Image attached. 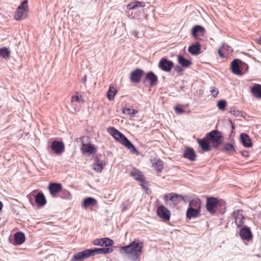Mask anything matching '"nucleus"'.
<instances>
[{"mask_svg": "<svg viewBox=\"0 0 261 261\" xmlns=\"http://www.w3.org/2000/svg\"><path fill=\"white\" fill-rule=\"evenodd\" d=\"M103 245H105L106 247H108L109 246H111L112 245V244L113 243V240L111 239H110L108 238H103Z\"/></svg>", "mask_w": 261, "mask_h": 261, "instance_id": "42", "label": "nucleus"}, {"mask_svg": "<svg viewBox=\"0 0 261 261\" xmlns=\"http://www.w3.org/2000/svg\"><path fill=\"white\" fill-rule=\"evenodd\" d=\"M217 106L221 111H224L226 109V102L224 100H220L217 102Z\"/></svg>", "mask_w": 261, "mask_h": 261, "instance_id": "40", "label": "nucleus"}, {"mask_svg": "<svg viewBox=\"0 0 261 261\" xmlns=\"http://www.w3.org/2000/svg\"><path fill=\"white\" fill-rule=\"evenodd\" d=\"M51 150L56 154H60L62 153L65 149V146L62 142L58 141H54L51 144Z\"/></svg>", "mask_w": 261, "mask_h": 261, "instance_id": "12", "label": "nucleus"}, {"mask_svg": "<svg viewBox=\"0 0 261 261\" xmlns=\"http://www.w3.org/2000/svg\"><path fill=\"white\" fill-rule=\"evenodd\" d=\"M157 214L164 221H168L170 217V211L163 205H160L157 210Z\"/></svg>", "mask_w": 261, "mask_h": 261, "instance_id": "11", "label": "nucleus"}, {"mask_svg": "<svg viewBox=\"0 0 261 261\" xmlns=\"http://www.w3.org/2000/svg\"><path fill=\"white\" fill-rule=\"evenodd\" d=\"M143 247V242L135 239L129 245L121 247L120 253L132 261H137L142 253Z\"/></svg>", "mask_w": 261, "mask_h": 261, "instance_id": "1", "label": "nucleus"}, {"mask_svg": "<svg viewBox=\"0 0 261 261\" xmlns=\"http://www.w3.org/2000/svg\"><path fill=\"white\" fill-rule=\"evenodd\" d=\"M232 217L234 219V222L237 227H241L244 224V216L243 211L242 210L234 211L232 214Z\"/></svg>", "mask_w": 261, "mask_h": 261, "instance_id": "6", "label": "nucleus"}, {"mask_svg": "<svg viewBox=\"0 0 261 261\" xmlns=\"http://www.w3.org/2000/svg\"><path fill=\"white\" fill-rule=\"evenodd\" d=\"M122 113L129 116L130 117H134L135 115L138 113V111L134 109L123 107L122 109Z\"/></svg>", "mask_w": 261, "mask_h": 261, "instance_id": "34", "label": "nucleus"}, {"mask_svg": "<svg viewBox=\"0 0 261 261\" xmlns=\"http://www.w3.org/2000/svg\"><path fill=\"white\" fill-rule=\"evenodd\" d=\"M243 155L247 156H248V152L247 151H244L242 152Z\"/></svg>", "mask_w": 261, "mask_h": 261, "instance_id": "51", "label": "nucleus"}, {"mask_svg": "<svg viewBox=\"0 0 261 261\" xmlns=\"http://www.w3.org/2000/svg\"><path fill=\"white\" fill-rule=\"evenodd\" d=\"M48 189L50 194L52 196H55L58 192L62 190V185L59 183L50 184L48 186Z\"/></svg>", "mask_w": 261, "mask_h": 261, "instance_id": "20", "label": "nucleus"}, {"mask_svg": "<svg viewBox=\"0 0 261 261\" xmlns=\"http://www.w3.org/2000/svg\"><path fill=\"white\" fill-rule=\"evenodd\" d=\"M189 207H192L193 209L200 211L201 201L200 199H196L192 200L189 203Z\"/></svg>", "mask_w": 261, "mask_h": 261, "instance_id": "33", "label": "nucleus"}, {"mask_svg": "<svg viewBox=\"0 0 261 261\" xmlns=\"http://www.w3.org/2000/svg\"><path fill=\"white\" fill-rule=\"evenodd\" d=\"M35 202L39 206H43L46 204V198L43 193H38L36 195Z\"/></svg>", "mask_w": 261, "mask_h": 261, "instance_id": "29", "label": "nucleus"}, {"mask_svg": "<svg viewBox=\"0 0 261 261\" xmlns=\"http://www.w3.org/2000/svg\"><path fill=\"white\" fill-rule=\"evenodd\" d=\"M91 256L95 254H107L112 252L113 249L110 247H103L89 249Z\"/></svg>", "mask_w": 261, "mask_h": 261, "instance_id": "14", "label": "nucleus"}, {"mask_svg": "<svg viewBox=\"0 0 261 261\" xmlns=\"http://www.w3.org/2000/svg\"><path fill=\"white\" fill-rule=\"evenodd\" d=\"M184 156L190 161H194L196 160V155L193 148L187 147L184 151Z\"/></svg>", "mask_w": 261, "mask_h": 261, "instance_id": "18", "label": "nucleus"}, {"mask_svg": "<svg viewBox=\"0 0 261 261\" xmlns=\"http://www.w3.org/2000/svg\"><path fill=\"white\" fill-rule=\"evenodd\" d=\"M210 92L214 97H216L219 93L218 90L214 86L210 88Z\"/></svg>", "mask_w": 261, "mask_h": 261, "instance_id": "44", "label": "nucleus"}, {"mask_svg": "<svg viewBox=\"0 0 261 261\" xmlns=\"http://www.w3.org/2000/svg\"><path fill=\"white\" fill-rule=\"evenodd\" d=\"M138 32H137V31H135L134 32V35L136 36V37H138Z\"/></svg>", "mask_w": 261, "mask_h": 261, "instance_id": "53", "label": "nucleus"}, {"mask_svg": "<svg viewBox=\"0 0 261 261\" xmlns=\"http://www.w3.org/2000/svg\"><path fill=\"white\" fill-rule=\"evenodd\" d=\"M200 44L199 42H196L195 44L190 46L188 48L189 53L192 55H198L200 51Z\"/></svg>", "mask_w": 261, "mask_h": 261, "instance_id": "22", "label": "nucleus"}, {"mask_svg": "<svg viewBox=\"0 0 261 261\" xmlns=\"http://www.w3.org/2000/svg\"><path fill=\"white\" fill-rule=\"evenodd\" d=\"M218 204V201L217 198L214 197L208 198L206 200V209L208 212L211 214H214L216 212V208Z\"/></svg>", "mask_w": 261, "mask_h": 261, "instance_id": "9", "label": "nucleus"}, {"mask_svg": "<svg viewBox=\"0 0 261 261\" xmlns=\"http://www.w3.org/2000/svg\"><path fill=\"white\" fill-rule=\"evenodd\" d=\"M205 32V29L203 27L199 25L194 26L192 30V36L195 39H197L198 36H203Z\"/></svg>", "mask_w": 261, "mask_h": 261, "instance_id": "15", "label": "nucleus"}, {"mask_svg": "<svg viewBox=\"0 0 261 261\" xmlns=\"http://www.w3.org/2000/svg\"><path fill=\"white\" fill-rule=\"evenodd\" d=\"M87 76L85 75L83 79V83L85 85L86 84Z\"/></svg>", "mask_w": 261, "mask_h": 261, "instance_id": "49", "label": "nucleus"}, {"mask_svg": "<svg viewBox=\"0 0 261 261\" xmlns=\"http://www.w3.org/2000/svg\"><path fill=\"white\" fill-rule=\"evenodd\" d=\"M226 46V44L225 43H223L221 47L218 50V52L219 56L222 58H223L225 57L224 55L222 53V50H224L225 49Z\"/></svg>", "mask_w": 261, "mask_h": 261, "instance_id": "45", "label": "nucleus"}, {"mask_svg": "<svg viewBox=\"0 0 261 261\" xmlns=\"http://www.w3.org/2000/svg\"><path fill=\"white\" fill-rule=\"evenodd\" d=\"M164 201L167 205H172L174 207L180 200H183V197L180 195L170 193L165 195L164 197Z\"/></svg>", "mask_w": 261, "mask_h": 261, "instance_id": "4", "label": "nucleus"}, {"mask_svg": "<svg viewBox=\"0 0 261 261\" xmlns=\"http://www.w3.org/2000/svg\"><path fill=\"white\" fill-rule=\"evenodd\" d=\"M241 62L240 60L236 59L233 60L231 63V71L233 73L236 75H242V71L239 64Z\"/></svg>", "mask_w": 261, "mask_h": 261, "instance_id": "16", "label": "nucleus"}, {"mask_svg": "<svg viewBox=\"0 0 261 261\" xmlns=\"http://www.w3.org/2000/svg\"><path fill=\"white\" fill-rule=\"evenodd\" d=\"M144 71L141 69H137L132 72L130 75V80L132 82L138 83L141 81Z\"/></svg>", "mask_w": 261, "mask_h": 261, "instance_id": "13", "label": "nucleus"}, {"mask_svg": "<svg viewBox=\"0 0 261 261\" xmlns=\"http://www.w3.org/2000/svg\"><path fill=\"white\" fill-rule=\"evenodd\" d=\"M93 244L94 245L103 246V238L102 239H96L93 241Z\"/></svg>", "mask_w": 261, "mask_h": 261, "instance_id": "43", "label": "nucleus"}, {"mask_svg": "<svg viewBox=\"0 0 261 261\" xmlns=\"http://www.w3.org/2000/svg\"><path fill=\"white\" fill-rule=\"evenodd\" d=\"M175 110L176 112L178 114L182 113L184 112L183 109L180 107H175Z\"/></svg>", "mask_w": 261, "mask_h": 261, "instance_id": "47", "label": "nucleus"}, {"mask_svg": "<svg viewBox=\"0 0 261 261\" xmlns=\"http://www.w3.org/2000/svg\"><path fill=\"white\" fill-rule=\"evenodd\" d=\"M252 93L255 97L261 98V85L259 84H255L253 86L251 90Z\"/></svg>", "mask_w": 261, "mask_h": 261, "instance_id": "32", "label": "nucleus"}, {"mask_svg": "<svg viewBox=\"0 0 261 261\" xmlns=\"http://www.w3.org/2000/svg\"><path fill=\"white\" fill-rule=\"evenodd\" d=\"M221 134L217 130H214L207 134L205 139L211 140L214 143V147H217L221 143Z\"/></svg>", "mask_w": 261, "mask_h": 261, "instance_id": "5", "label": "nucleus"}, {"mask_svg": "<svg viewBox=\"0 0 261 261\" xmlns=\"http://www.w3.org/2000/svg\"><path fill=\"white\" fill-rule=\"evenodd\" d=\"M10 55V51L6 47H3L0 48V56L3 58H9Z\"/></svg>", "mask_w": 261, "mask_h": 261, "instance_id": "38", "label": "nucleus"}, {"mask_svg": "<svg viewBox=\"0 0 261 261\" xmlns=\"http://www.w3.org/2000/svg\"><path fill=\"white\" fill-rule=\"evenodd\" d=\"M175 69H176V71L178 72V73H180V72H181L182 71V68L181 67L179 66H176L175 67Z\"/></svg>", "mask_w": 261, "mask_h": 261, "instance_id": "48", "label": "nucleus"}, {"mask_svg": "<svg viewBox=\"0 0 261 261\" xmlns=\"http://www.w3.org/2000/svg\"><path fill=\"white\" fill-rule=\"evenodd\" d=\"M229 121L231 123V127H232V129H234V125L233 124V123H232V121L231 120H229Z\"/></svg>", "mask_w": 261, "mask_h": 261, "instance_id": "52", "label": "nucleus"}, {"mask_svg": "<svg viewBox=\"0 0 261 261\" xmlns=\"http://www.w3.org/2000/svg\"><path fill=\"white\" fill-rule=\"evenodd\" d=\"M223 149L229 154H231L236 151L234 146L231 143L225 144L223 147Z\"/></svg>", "mask_w": 261, "mask_h": 261, "instance_id": "37", "label": "nucleus"}, {"mask_svg": "<svg viewBox=\"0 0 261 261\" xmlns=\"http://www.w3.org/2000/svg\"><path fill=\"white\" fill-rule=\"evenodd\" d=\"M260 42H261V37H260Z\"/></svg>", "mask_w": 261, "mask_h": 261, "instance_id": "56", "label": "nucleus"}, {"mask_svg": "<svg viewBox=\"0 0 261 261\" xmlns=\"http://www.w3.org/2000/svg\"><path fill=\"white\" fill-rule=\"evenodd\" d=\"M226 48H227V50H228V52H229V51H230V52L232 51V49L231 48V47L228 46V45H226V46L225 49H226Z\"/></svg>", "mask_w": 261, "mask_h": 261, "instance_id": "50", "label": "nucleus"}, {"mask_svg": "<svg viewBox=\"0 0 261 261\" xmlns=\"http://www.w3.org/2000/svg\"><path fill=\"white\" fill-rule=\"evenodd\" d=\"M15 243L17 245L22 244L25 241L24 234L20 231L17 232L14 236Z\"/></svg>", "mask_w": 261, "mask_h": 261, "instance_id": "25", "label": "nucleus"}, {"mask_svg": "<svg viewBox=\"0 0 261 261\" xmlns=\"http://www.w3.org/2000/svg\"><path fill=\"white\" fill-rule=\"evenodd\" d=\"M28 2L27 0L23 1L16 9L14 14V18L17 20L24 19L27 16L28 12Z\"/></svg>", "mask_w": 261, "mask_h": 261, "instance_id": "3", "label": "nucleus"}, {"mask_svg": "<svg viewBox=\"0 0 261 261\" xmlns=\"http://www.w3.org/2000/svg\"><path fill=\"white\" fill-rule=\"evenodd\" d=\"M80 101V97L78 95L72 96L71 97V102H73L74 101Z\"/></svg>", "mask_w": 261, "mask_h": 261, "instance_id": "46", "label": "nucleus"}, {"mask_svg": "<svg viewBox=\"0 0 261 261\" xmlns=\"http://www.w3.org/2000/svg\"><path fill=\"white\" fill-rule=\"evenodd\" d=\"M174 64L172 61L168 60L167 59L162 58L158 64L159 67L164 71L169 72L173 67Z\"/></svg>", "mask_w": 261, "mask_h": 261, "instance_id": "7", "label": "nucleus"}, {"mask_svg": "<svg viewBox=\"0 0 261 261\" xmlns=\"http://www.w3.org/2000/svg\"><path fill=\"white\" fill-rule=\"evenodd\" d=\"M81 150L83 152L93 153L95 152V148L93 145L91 144L83 143L81 148Z\"/></svg>", "mask_w": 261, "mask_h": 261, "instance_id": "31", "label": "nucleus"}, {"mask_svg": "<svg viewBox=\"0 0 261 261\" xmlns=\"http://www.w3.org/2000/svg\"><path fill=\"white\" fill-rule=\"evenodd\" d=\"M105 166V163L98 156H96L95 158L94 163L93 164V169L97 172H101Z\"/></svg>", "mask_w": 261, "mask_h": 261, "instance_id": "19", "label": "nucleus"}, {"mask_svg": "<svg viewBox=\"0 0 261 261\" xmlns=\"http://www.w3.org/2000/svg\"><path fill=\"white\" fill-rule=\"evenodd\" d=\"M126 208L125 207V206H123V207H122V210L123 211H125V210H126Z\"/></svg>", "mask_w": 261, "mask_h": 261, "instance_id": "55", "label": "nucleus"}, {"mask_svg": "<svg viewBox=\"0 0 261 261\" xmlns=\"http://www.w3.org/2000/svg\"><path fill=\"white\" fill-rule=\"evenodd\" d=\"M178 63L184 68L190 66L192 63L191 61L185 58L182 56L179 55L177 58Z\"/></svg>", "mask_w": 261, "mask_h": 261, "instance_id": "24", "label": "nucleus"}, {"mask_svg": "<svg viewBox=\"0 0 261 261\" xmlns=\"http://www.w3.org/2000/svg\"><path fill=\"white\" fill-rule=\"evenodd\" d=\"M205 138L203 139H198V142L199 146L201 147L203 151H208L210 150V146L206 141Z\"/></svg>", "mask_w": 261, "mask_h": 261, "instance_id": "30", "label": "nucleus"}, {"mask_svg": "<svg viewBox=\"0 0 261 261\" xmlns=\"http://www.w3.org/2000/svg\"><path fill=\"white\" fill-rule=\"evenodd\" d=\"M164 166L163 162L160 159L155 160L153 164V167L158 173H160L163 170Z\"/></svg>", "mask_w": 261, "mask_h": 261, "instance_id": "36", "label": "nucleus"}, {"mask_svg": "<svg viewBox=\"0 0 261 261\" xmlns=\"http://www.w3.org/2000/svg\"><path fill=\"white\" fill-rule=\"evenodd\" d=\"M117 91L113 86H110L107 93V97L109 100H112L114 99Z\"/></svg>", "mask_w": 261, "mask_h": 261, "instance_id": "35", "label": "nucleus"}, {"mask_svg": "<svg viewBox=\"0 0 261 261\" xmlns=\"http://www.w3.org/2000/svg\"><path fill=\"white\" fill-rule=\"evenodd\" d=\"M61 197L64 199H71V195L68 191L64 190L63 191L62 195L61 196Z\"/></svg>", "mask_w": 261, "mask_h": 261, "instance_id": "41", "label": "nucleus"}, {"mask_svg": "<svg viewBox=\"0 0 261 261\" xmlns=\"http://www.w3.org/2000/svg\"><path fill=\"white\" fill-rule=\"evenodd\" d=\"M3 204L1 201H0V211L2 209Z\"/></svg>", "mask_w": 261, "mask_h": 261, "instance_id": "54", "label": "nucleus"}, {"mask_svg": "<svg viewBox=\"0 0 261 261\" xmlns=\"http://www.w3.org/2000/svg\"><path fill=\"white\" fill-rule=\"evenodd\" d=\"M130 175L139 182H143L144 181L143 175L142 172L137 169H134L130 172Z\"/></svg>", "mask_w": 261, "mask_h": 261, "instance_id": "26", "label": "nucleus"}, {"mask_svg": "<svg viewBox=\"0 0 261 261\" xmlns=\"http://www.w3.org/2000/svg\"><path fill=\"white\" fill-rule=\"evenodd\" d=\"M107 131L116 140L119 141L121 144L127 147L131 152L136 154H139V151L137 150L134 145L118 130L114 127H109L108 128Z\"/></svg>", "mask_w": 261, "mask_h": 261, "instance_id": "2", "label": "nucleus"}, {"mask_svg": "<svg viewBox=\"0 0 261 261\" xmlns=\"http://www.w3.org/2000/svg\"><path fill=\"white\" fill-rule=\"evenodd\" d=\"M91 256L89 249H86L83 251L75 254L72 256L71 261H82Z\"/></svg>", "mask_w": 261, "mask_h": 261, "instance_id": "8", "label": "nucleus"}, {"mask_svg": "<svg viewBox=\"0 0 261 261\" xmlns=\"http://www.w3.org/2000/svg\"><path fill=\"white\" fill-rule=\"evenodd\" d=\"M158 76L152 71L148 72L145 76V80L148 81L151 86H155L157 84Z\"/></svg>", "mask_w": 261, "mask_h": 261, "instance_id": "21", "label": "nucleus"}, {"mask_svg": "<svg viewBox=\"0 0 261 261\" xmlns=\"http://www.w3.org/2000/svg\"><path fill=\"white\" fill-rule=\"evenodd\" d=\"M145 3L143 2H140L135 1L127 5V8L129 10L137 9L139 8H142L145 7Z\"/></svg>", "mask_w": 261, "mask_h": 261, "instance_id": "23", "label": "nucleus"}, {"mask_svg": "<svg viewBox=\"0 0 261 261\" xmlns=\"http://www.w3.org/2000/svg\"><path fill=\"white\" fill-rule=\"evenodd\" d=\"M229 113L237 117H239L242 116L241 112L236 108H231L229 110Z\"/></svg>", "mask_w": 261, "mask_h": 261, "instance_id": "39", "label": "nucleus"}, {"mask_svg": "<svg viewBox=\"0 0 261 261\" xmlns=\"http://www.w3.org/2000/svg\"><path fill=\"white\" fill-rule=\"evenodd\" d=\"M200 210L193 209L192 207H188L186 215L189 219L192 218L198 217L200 215Z\"/></svg>", "mask_w": 261, "mask_h": 261, "instance_id": "27", "label": "nucleus"}, {"mask_svg": "<svg viewBox=\"0 0 261 261\" xmlns=\"http://www.w3.org/2000/svg\"><path fill=\"white\" fill-rule=\"evenodd\" d=\"M96 203L97 201L94 198L88 197L83 201L82 207L84 208H87L90 206L94 205Z\"/></svg>", "mask_w": 261, "mask_h": 261, "instance_id": "28", "label": "nucleus"}, {"mask_svg": "<svg viewBox=\"0 0 261 261\" xmlns=\"http://www.w3.org/2000/svg\"><path fill=\"white\" fill-rule=\"evenodd\" d=\"M239 235L242 240L247 241L251 240L253 237L250 228L247 226L243 227L240 230Z\"/></svg>", "mask_w": 261, "mask_h": 261, "instance_id": "10", "label": "nucleus"}, {"mask_svg": "<svg viewBox=\"0 0 261 261\" xmlns=\"http://www.w3.org/2000/svg\"><path fill=\"white\" fill-rule=\"evenodd\" d=\"M240 141L245 147L249 148L252 146V141L249 136L245 133H242L240 136Z\"/></svg>", "mask_w": 261, "mask_h": 261, "instance_id": "17", "label": "nucleus"}]
</instances>
